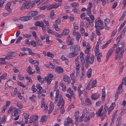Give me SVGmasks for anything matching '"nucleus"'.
<instances>
[{"mask_svg":"<svg viewBox=\"0 0 126 126\" xmlns=\"http://www.w3.org/2000/svg\"><path fill=\"white\" fill-rule=\"evenodd\" d=\"M90 54H87L86 56V58L85 59V61L84 63L85 65L86 68H87L88 67L89 63L88 62H89L90 64H92L94 62V56L93 55H92V56L90 58Z\"/></svg>","mask_w":126,"mask_h":126,"instance_id":"nucleus-1","label":"nucleus"},{"mask_svg":"<svg viewBox=\"0 0 126 126\" xmlns=\"http://www.w3.org/2000/svg\"><path fill=\"white\" fill-rule=\"evenodd\" d=\"M65 102L63 100V96H60L59 100L57 104L58 106V110H64V106Z\"/></svg>","mask_w":126,"mask_h":126,"instance_id":"nucleus-2","label":"nucleus"},{"mask_svg":"<svg viewBox=\"0 0 126 126\" xmlns=\"http://www.w3.org/2000/svg\"><path fill=\"white\" fill-rule=\"evenodd\" d=\"M97 82L95 79H92L89 82L86 86V88L87 90H89L92 88L94 87L97 85Z\"/></svg>","mask_w":126,"mask_h":126,"instance_id":"nucleus-3","label":"nucleus"},{"mask_svg":"<svg viewBox=\"0 0 126 126\" xmlns=\"http://www.w3.org/2000/svg\"><path fill=\"white\" fill-rule=\"evenodd\" d=\"M31 3L30 0H28L24 2L20 8L21 10L24 9H28L31 7Z\"/></svg>","mask_w":126,"mask_h":126,"instance_id":"nucleus-4","label":"nucleus"},{"mask_svg":"<svg viewBox=\"0 0 126 126\" xmlns=\"http://www.w3.org/2000/svg\"><path fill=\"white\" fill-rule=\"evenodd\" d=\"M98 22L100 23V25L98 24L97 23L95 25V29H97L100 30H102L104 29V24L103 21L101 20L99 17H98L97 19Z\"/></svg>","mask_w":126,"mask_h":126,"instance_id":"nucleus-5","label":"nucleus"},{"mask_svg":"<svg viewBox=\"0 0 126 126\" xmlns=\"http://www.w3.org/2000/svg\"><path fill=\"white\" fill-rule=\"evenodd\" d=\"M80 47L77 45H74L71 46L70 47V51L78 53L80 50Z\"/></svg>","mask_w":126,"mask_h":126,"instance_id":"nucleus-6","label":"nucleus"},{"mask_svg":"<svg viewBox=\"0 0 126 126\" xmlns=\"http://www.w3.org/2000/svg\"><path fill=\"white\" fill-rule=\"evenodd\" d=\"M53 77V75L51 74H50L48 75L47 77L45 78V79L47 81L48 84H50L51 83V80H52Z\"/></svg>","mask_w":126,"mask_h":126,"instance_id":"nucleus-7","label":"nucleus"},{"mask_svg":"<svg viewBox=\"0 0 126 126\" xmlns=\"http://www.w3.org/2000/svg\"><path fill=\"white\" fill-rule=\"evenodd\" d=\"M66 43L68 46L70 45L72 46L74 44V39H71V37L69 36L66 39Z\"/></svg>","mask_w":126,"mask_h":126,"instance_id":"nucleus-8","label":"nucleus"},{"mask_svg":"<svg viewBox=\"0 0 126 126\" xmlns=\"http://www.w3.org/2000/svg\"><path fill=\"white\" fill-rule=\"evenodd\" d=\"M102 111H97L96 113V114L97 115H99V116H102L101 120L103 121L104 118V117L106 115V111H105L104 113H102Z\"/></svg>","mask_w":126,"mask_h":126,"instance_id":"nucleus-9","label":"nucleus"},{"mask_svg":"<svg viewBox=\"0 0 126 126\" xmlns=\"http://www.w3.org/2000/svg\"><path fill=\"white\" fill-rule=\"evenodd\" d=\"M11 3L9 2L6 4L5 6V8L8 12H10L12 11V9L10 8Z\"/></svg>","mask_w":126,"mask_h":126,"instance_id":"nucleus-10","label":"nucleus"},{"mask_svg":"<svg viewBox=\"0 0 126 126\" xmlns=\"http://www.w3.org/2000/svg\"><path fill=\"white\" fill-rule=\"evenodd\" d=\"M79 58L78 57H77L75 61V63L76 66V68L78 69V68H80V63L79 61Z\"/></svg>","mask_w":126,"mask_h":126,"instance_id":"nucleus-11","label":"nucleus"},{"mask_svg":"<svg viewBox=\"0 0 126 126\" xmlns=\"http://www.w3.org/2000/svg\"><path fill=\"white\" fill-rule=\"evenodd\" d=\"M72 121L69 118H68L65 122H64L65 126H68V125L72 123Z\"/></svg>","mask_w":126,"mask_h":126,"instance_id":"nucleus-12","label":"nucleus"},{"mask_svg":"<svg viewBox=\"0 0 126 126\" xmlns=\"http://www.w3.org/2000/svg\"><path fill=\"white\" fill-rule=\"evenodd\" d=\"M55 70L57 74L62 73L63 71V68L60 66H57Z\"/></svg>","mask_w":126,"mask_h":126,"instance_id":"nucleus-13","label":"nucleus"},{"mask_svg":"<svg viewBox=\"0 0 126 126\" xmlns=\"http://www.w3.org/2000/svg\"><path fill=\"white\" fill-rule=\"evenodd\" d=\"M84 104L86 105L90 106L92 105V102L90 99L87 98L85 99Z\"/></svg>","mask_w":126,"mask_h":126,"instance_id":"nucleus-14","label":"nucleus"},{"mask_svg":"<svg viewBox=\"0 0 126 126\" xmlns=\"http://www.w3.org/2000/svg\"><path fill=\"white\" fill-rule=\"evenodd\" d=\"M38 14V12L37 11H30L28 15L31 17L33 16H36Z\"/></svg>","mask_w":126,"mask_h":126,"instance_id":"nucleus-15","label":"nucleus"},{"mask_svg":"<svg viewBox=\"0 0 126 126\" xmlns=\"http://www.w3.org/2000/svg\"><path fill=\"white\" fill-rule=\"evenodd\" d=\"M78 53H76L74 52H72L69 53L67 55V57L69 58H72L77 56Z\"/></svg>","mask_w":126,"mask_h":126,"instance_id":"nucleus-16","label":"nucleus"},{"mask_svg":"<svg viewBox=\"0 0 126 126\" xmlns=\"http://www.w3.org/2000/svg\"><path fill=\"white\" fill-rule=\"evenodd\" d=\"M114 50V49H113V48L111 47L108 52L106 57H108V58H109L113 52Z\"/></svg>","mask_w":126,"mask_h":126,"instance_id":"nucleus-17","label":"nucleus"},{"mask_svg":"<svg viewBox=\"0 0 126 126\" xmlns=\"http://www.w3.org/2000/svg\"><path fill=\"white\" fill-rule=\"evenodd\" d=\"M99 97V95L97 93H94L92 94L91 96L92 99L96 100Z\"/></svg>","mask_w":126,"mask_h":126,"instance_id":"nucleus-18","label":"nucleus"},{"mask_svg":"<svg viewBox=\"0 0 126 126\" xmlns=\"http://www.w3.org/2000/svg\"><path fill=\"white\" fill-rule=\"evenodd\" d=\"M112 39H111L107 42L106 44L103 45L102 46V49H104L106 48L108 45L112 41Z\"/></svg>","mask_w":126,"mask_h":126,"instance_id":"nucleus-19","label":"nucleus"},{"mask_svg":"<svg viewBox=\"0 0 126 126\" xmlns=\"http://www.w3.org/2000/svg\"><path fill=\"white\" fill-rule=\"evenodd\" d=\"M34 25L37 26L42 27L44 26V23L42 21H37L35 23Z\"/></svg>","mask_w":126,"mask_h":126,"instance_id":"nucleus-20","label":"nucleus"},{"mask_svg":"<svg viewBox=\"0 0 126 126\" xmlns=\"http://www.w3.org/2000/svg\"><path fill=\"white\" fill-rule=\"evenodd\" d=\"M67 92L69 94H70L71 96H72L74 99H75V96L73 93V91L71 90V89L70 88H69L67 90Z\"/></svg>","mask_w":126,"mask_h":126,"instance_id":"nucleus-21","label":"nucleus"},{"mask_svg":"<svg viewBox=\"0 0 126 126\" xmlns=\"http://www.w3.org/2000/svg\"><path fill=\"white\" fill-rule=\"evenodd\" d=\"M7 55L11 57H14L16 56V54L15 52L11 51L8 52L7 53Z\"/></svg>","mask_w":126,"mask_h":126,"instance_id":"nucleus-22","label":"nucleus"},{"mask_svg":"<svg viewBox=\"0 0 126 126\" xmlns=\"http://www.w3.org/2000/svg\"><path fill=\"white\" fill-rule=\"evenodd\" d=\"M122 85H120L117 89V92L119 93V94L121 93L123 91V88Z\"/></svg>","mask_w":126,"mask_h":126,"instance_id":"nucleus-23","label":"nucleus"},{"mask_svg":"<svg viewBox=\"0 0 126 126\" xmlns=\"http://www.w3.org/2000/svg\"><path fill=\"white\" fill-rule=\"evenodd\" d=\"M54 103L52 101L50 102L49 105V110H53L54 109Z\"/></svg>","mask_w":126,"mask_h":126,"instance_id":"nucleus-24","label":"nucleus"},{"mask_svg":"<svg viewBox=\"0 0 126 126\" xmlns=\"http://www.w3.org/2000/svg\"><path fill=\"white\" fill-rule=\"evenodd\" d=\"M57 5V4H51L47 8V9L49 10L53 8H55V6Z\"/></svg>","mask_w":126,"mask_h":126,"instance_id":"nucleus-25","label":"nucleus"},{"mask_svg":"<svg viewBox=\"0 0 126 126\" xmlns=\"http://www.w3.org/2000/svg\"><path fill=\"white\" fill-rule=\"evenodd\" d=\"M62 33V36L67 35L69 33V30L68 29H65L63 30Z\"/></svg>","mask_w":126,"mask_h":126,"instance_id":"nucleus-26","label":"nucleus"},{"mask_svg":"<svg viewBox=\"0 0 126 126\" xmlns=\"http://www.w3.org/2000/svg\"><path fill=\"white\" fill-rule=\"evenodd\" d=\"M47 119V117L46 115L43 116L41 119V121L42 122H46V120Z\"/></svg>","mask_w":126,"mask_h":126,"instance_id":"nucleus-27","label":"nucleus"},{"mask_svg":"<svg viewBox=\"0 0 126 126\" xmlns=\"http://www.w3.org/2000/svg\"><path fill=\"white\" fill-rule=\"evenodd\" d=\"M79 111H78L77 112H76L75 114V117L76 121V122H77L78 121V118L79 117Z\"/></svg>","mask_w":126,"mask_h":126,"instance_id":"nucleus-28","label":"nucleus"},{"mask_svg":"<svg viewBox=\"0 0 126 126\" xmlns=\"http://www.w3.org/2000/svg\"><path fill=\"white\" fill-rule=\"evenodd\" d=\"M69 77L68 76L66 75H64L63 77V79L64 81L65 82L68 81V80L69 79Z\"/></svg>","mask_w":126,"mask_h":126,"instance_id":"nucleus-29","label":"nucleus"},{"mask_svg":"<svg viewBox=\"0 0 126 126\" xmlns=\"http://www.w3.org/2000/svg\"><path fill=\"white\" fill-rule=\"evenodd\" d=\"M37 78L38 81L41 83L43 82L44 80V79L41 78V77L40 75H38L37 76Z\"/></svg>","mask_w":126,"mask_h":126,"instance_id":"nucleus-30","label":"nucleus"},{"mask_svg":"<svg viewBox=\"0 0 126 126\" xmlns=\"http://www.w3.org/2000/svg\"><path fill=\"white\" fill-rule=\"evenodd\" d=\"M75 71H73L72 73L70 75L71 78L73 81L75 82V80L74 79V74H75Z\"/></svg>","mask_w":126,"mask_h":126,"instance_id":"nucleus-31","label":"nucleus"},{"mask_svg":"<svg viewBox=\"0 0 126 126\" xmlns=\"http://www.w3.org/2000/svg\"><path fill=\"white\" fill-rule=\"evenodd\" d=\"M7 74L5 73L4 74L0 76V79H5L7 78Z\"/></svg>","mask_w":126,"mask_h":126,"instance_id":"nucleus-32","label":"nucleus"},{"mask_svg":"<svg viewBox=\"0 0 126 126\" xmlns=\"http://www.w3.org/2000/svg\"><path fill=\"white\" fill-rule=\"evenodd\" d=\"M92 72V70L91 68H90L88 70L87 73V76L89 78L91 77V75Z\"/></svg>","mask_w":126,"mask_h":126,"instance_id":"nucleus-33","label":"nucleus"},{"mask_svg":"<svg viewBox=\"0 0 126 126\" xmlns=\"http://www.w3.org/2000/svg\"><path fill=\"white\" fill-rule=\"evenodd\" d=\"M123 84L126 85V77H124L120 85H122L123 86Z\"/></svg>","mask_w":126,"mask_h":126,"instance_id":"nucleus-34","label":"nucleus"},{"mask_svg":"<svg viewBox=\"0 0 126 126\" xmlns=\"http://www.w3.org/2000/svg\"><path fill=\"white\" fill-rule=\"evenodd\" d=\"M61 86L62 87V90L64 91H65L66 90V86L64 84L60 83Z\"/></svg>","mask_w":126,"mask_h":126,"instance_id":"nucleus-35","label":"nucleus"},{"mask_svg":"<svg viewBox=\"0 0 126 126\" xmlns=\"http://www.w3.org/2000/svg\"><path fill=\"white\" fill-rule=\"evenodd\" d=\"M115 105L114 103H112L110 107L108 108V110H112L113 109L114 107L115 106Z\"/></svg>","mask_w":126,"mask_h":126,"instance_id":"nucleus-36","label":"nucleus"},{"mask_svg":"<svg viewBox=\"0 0 126 126\" xmlns=\"http://www.w3.org/2000/svg\"><path fill=\"white\" fill-rule=\"evenodd\" d=\"M110 20L106 18L104 21V23L105 24V26H107V25L110 23Z\"/></svg>","mask_w":126,"mask_h":126,"instance_id":"nucleus-37","label":"nucleus"},{"mask_svg":"<svg viewBox=\"0 0 126 126\" xmlns=\"http://www.w3.org/2000/svg\"><path fill=\"white\" fill-rule=\"evenodd\" d=\"M76 39L78 40L80 39V37L81 35L80 34L79 32H76Z\"/></svg>","mask_w":126,"mask_h":126,"instance_id":"nucleus-38","label":"nucleus"},{"mask_svg":"<svg viewBox=\"0 0 126 126\" xmlns=\"http://www.w3.org/2000/svg\"><path fill=\"white\" fill-rule=\"evenodd\" d=\"M27 71L29 74H31L32 69L30 66L27 68Z\"/></svg>","mask_w":126,"mask_h":126,"instance_id":"nucleus-39","label":"nucleus"},{"mask_svg":"<svg viewBox=\"0 0 126 126\" xmlns=\"http://www.w3.org/2000/svg\"><path fill=\"white\" fill-rule=\"evenodd\" d=\"M80 61L81 62V64L82 66H84V64L85 60H84V58H80Z\"/></svg>","mask_w":126,"mask_h":126,"instance_id":"nucleus-40","label":"nucleus"},{"mask_svg":"<svg viewBox=\"0 0 126 126\" xmlns=\"http://www.w3.org/2000/svg\"><path fill=\"white\" fill-rule=\"evenodd\" d=\"M47 32L49 33L52 34L53 33V31L51 30L49 27L47 28Z\"/></svg>","mask_w":126,"mask_h":126,"instance_id":"nucleus-41","label":"nucleus"},{"mask_svg":"<svg viewBox=\"0 0 126 126\" xmlns=\"http://www.w3.org/2000/svg\"><path fill=\"white\" fill-rule=\"evenodd\" d=\"M79 6V5L78 3L76 2H74L72 3V6L75 8Z\"/></svg>","mask_w":126,"mask_h":126,"instance_id":"nucleus-42","label":"nucleus"},{"mask_svg":"<svg viewBox=\"0 0 126 126\" xmlns=\"http://www.w3.org/2000/svg\"><path fill=\"white\" fill-rule=\"evenodd\" d=\"M82 87V86L81 85H79L78 88V91L79 93V94H82V91L80 90V88Z\"/></svg>","mask_w":126,"mask_h":126,"instance_id":"nucleus-43","label":"nucleus"},{"mask_svg":"<svg viewBox=\"0 0 126 126\" xmlns=\"http://www.w3.org/2000/svg\"><path fill=\"white\" fill-rule=\"evenodd\" d=\"M81 68L82 69L81 73L82 75L83 76L84 75L85 73V70H84V69L83 66H82Z\"/></svg>","mask_w":126,"mask_h":126,"instance_id":"nucleus-44","label":"nucleus"},{"mask_svg":"<svg viewBox=\"0 0 126 126\" xmlns=\"http://www.w3.org/2000/svg\"><path fill=\"white\" fill-rule=\"evenodd\" d=\"M15 124H18L20 125H21L20 126H24V124L23 123H22V121H16L15 122Z\"/></svg>","mask_w":126,"mask_h":126,"instance_id":"nucleus-45","label":"nucleus"},{"mask_svg":"<svg viewBox=\"0 0 126 126\" xmlns=\"http://www.w3.org/2000/svg\"><path fill=\"white\" fill-rule=\"evenodd\" d=\"M6 0H1L0 3V7L2 8L3 6V4L4 2Z\"/></svg>","mask_w":126,"mask_h":126,"instance_id":"nucleus-46","label":"nucleus"},{"mask_svg":"<svg viewBox=\"0 0 126 126\" xmlns=\"http://www.w3.org/2000/svg\"><path fill=\"white\" fill-rule=\"evenodd\" d=\"M24 17V18L25 19V21H27L28 20H30L31 19V17L29 16H26Z\"/></svg>","mask_w":126,"mask_h":126,"instance_id":"nucleus-47","label":"nucleus"},{"mask_svg":"<svg viewBox=\"0 0 126 126\" xmlns=\"http://www.w3.org/2000/svg\"><path fill=\"white\" fill-rule=\"evenodd\" d=\"M23 36L25 38H29L31 37L32 35L31 34H27L25 33L23 34Z\"/></svg>","mask_w":126,"mask_h":126,"instance_id":"nucleus-48","label":"nucleus"},{"mask_svg":"<svg viewBox=\"0 0 126 126\" xmlns=\"http://www.w3.org/2000/svg\"><path fill=\"white\" fill-rule=\"evenodd\" d=\"M126 22V21H125L123 22L122 24H121L120 27L118 29V31H119L123 28V26L125 25Z\"/></svg>","mask_w":126,"mask_h":126,"instance_id":"nucleus-49","label":"nucleus"},{"mask_svg":"<svg viewBox=\"0 0 126 126\" xmlns=\"http://www.w3.org/2000/svg\"><path fill=\"white\" fill-rule=\"evenodd\" d=\"M86 14L85 13H83L82 14H81L80 15V18L82 19H84V18H85L84 17L86 15Z\"/></svg>","mask_w":126,"mask_h":126,"instance_id":"nucleus-50","label":"nucleus"},{"mask_svg":"<svg viewBox=\"0 0 126 126\" xmlns=\"http://www.w3.org/2000/svg\"><path fill=\"white\" fill-rule=\"evenodd\" d=\"M17 85L19 86H21L23 88L25 87V86L24 85V84L20 82H18L17 83Z\"/></svg>","mask_w":126,"mask_h":126,"instance_id":"nucleus-51","label":"nucleus"},{"mask_svg":"<svg viewBox=\"0 0 126 126\" xmlns=\"http://www.w3.org/2000/svg\"><path fill=\"white\" fill-rule=\"evenodd\" d=\"M72 11L73 12L77 14L79 13L80 12V10L79 9L76 8L74 9Z\"/></svg>","mask_w":126,"mask_h":126,"instance_id":"nucleus-52","label":"nucleus"},{"mask_svg":"<svg viewBox=\"0 0 126 126\" xmlns=\"http://www.w3.org/2000/svg\"><path fill=\"white\" fill-rule=\"evenodd\" d=\"M26 49H27V50L29 51V54L31 55H34V53L32 52V50L30 49L27 48H26Z\"/></svg>","mask_w":126,"mask_h":126,"instance_id":"nucleus-53","label":"nucleus"},{"mask_svg":"<svg viewBox=\"0 0 126 126\" xmlns=\"http://www.w3.org/2000/svg\"><path fill=\"white\" fill-rule=\"evenodd\" d=\"M36 43V44L38 45L41 46L42 45V44L41 41H40L39 39H38V40H37Z\"/></svg>","mask_w":126,"mask_h":126,"instance_id":"nucleus-54","label":"nucleus"},{"mask_svg":"<svg viewBox=\"0 0 126 126\" xmlns=\"http://www.w3.org/2000/svg\"><path fill=\"white\" fill-rule=\"evenodd\" d=\"M122 49V47H119L118 48H117L116 49V50L115 52L116 53L118 54L119 52H120V50L121 49Z\"/></svg>","mask_w":126,"mask_h":126,"instance_id":"nucleus-55","label":"nucleus"},{"mask_svg":"<svg viewBox=\"0 0 126 126\" xmlns=\"http://www.w3.org/2000/svg\"><path fill=\"white\" fill-rule=\"evenodd\" d=\"M86 11L87 14L88 16H90V15L92 14L91 13V11L90 10H89L88 9H87Z\"/></svg>","mask_w":126,"mask_h":126,"instance_id":"nucleus-56","label":"nucleus"},{"mask_svg":"<svg viewBox=\"0 0 126 126\" xmlns=\"http://www.w3.org/2000/svg\"><path fill=\"white\" fill-rule=\"evenodd\" d=\"M22 39V37L21 36H19L18 38L17 39L16 41V43H18L19 42L20 40Z\"/></svg>","mask_w":126,"mask_h":126,"instance_id":"nucleus-57","label":"nucleus"},{"mask_svg":"<svg viewBox=\"0 0 126 126\" xmlns=\"http://www.w3.org/2000/svg\"><path fill=\"white\" fill-rule=\"evenodd\" d=\"M96 29V32L97 35L98 36L100 35V33L99 32V29Z\"/></svg>","mask_w":126,"mask_h":126,"instance_id":"nucleus-58","label":"nucleus"},{"mask_svg":"<svg viewBox=\"0 0 126 126\" xmlns=\"http://www.w3.org/2000/svg\"><path fill=\"white\" fill-rule=\"evenodd\" d=\"M35 69L37 70V72L39 74L40 73V69L39 67L37 65H36L35 66Z\"/></svg>","mask_w":126,"mask_h":126,"instance_id":"nucleus-59","label":"nucleus"},{"mask_svg":"<svg viewBox=\"0 0 126 126\" xmlns=\"http://www.w3.org/2000/svg\"><path fill=\"white\" fill-rule=\"evenodd\" d=\"M31 45L34 47H36V42L35 41H33L31 42Z\"/></svg>","mask_w":126,"mask_h":126,"instance_id":"nucleus-60","label":"nucleus"},{"mask_svg":"<svg viewBox=\"0 0 126 126\" xmlns=\"http://www.w3.org/2000/svg\"><path fill=\"white\" fill-rule=\"evenodd\" d=\"M54 28L56 31H58L60 30V29L59 28L58 26L57 25H54Z\"/></svg>","mask_w":126,"mask_h":126,"instance_id":"nucleus-61","label":"nucleus"},{"mask_svg":"<svg viewBox=\"0 0 126 126\" xmlns=\"http://www.w3.org/2000/svg\"><path fill=\"white\" fill-rule=\"evenodd\" d=\"M92 4L91 2L89 3V4L88 6V7L87 9H88L89 10H90L92 7Z\"/></svg>","mask_w":126,"mask_h":126,"instance_id":"nucleus-62","label":"nucleus"},{"mask_svg":"<svg viewBox=\"0 0 126 126\" xmlns=\"http://www.w3.org/2000/svg\"><path fill=\"white\" fill-rule=\"evenodd\" d=\"M18 78L20 80H23L24 78V77H23L20 74L18 75Z\"/></svg>","mask_w":126,"mask_h":126,"instance_id":"nucleus-63","label":"nucleus"},{"mask_svg":"<svg viewBox=\"0 0 126 126\" xmlns=\"http://www.w3.org/2000/svg\"><path fill=\"white\" fill-rule=\"evenodd\" d=\"M23 115L25 119L28 118L29 116V115L28 114L25 113H24L23 114Z\"/></svg>","mask_w":126,"mask_h":126,"instance_id":"nucleus-64","label":"nucleus"}]
</instances>
